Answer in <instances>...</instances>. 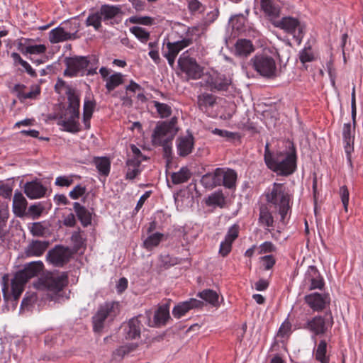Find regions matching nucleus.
Masks as SVG:
<instances>
[{"mask_svg": "<svg viewBox=\"0 0 363 363\" xmlns=\"http://www.w3.org/2000/svg\"><path fill=\"white\" fill-rule=\"evenodd\" d=\"M23 88H24V86L21 84H16L14 86V90L18 93V97L20 99H35L40 93V89L38 86H33L31 90L27 92L23 91Z\"/></svg>", "mask_w": 363, "mask_h": 363, "instance_id": "473e14b6", "label": "nucleus"}, {"mask_svg": "<svg viewBox=\"0 0 363 363\" xmlns=\"http://www.w3.org/2000/svg\"><path fill=\"white\" fill-rule=\"evenodd\" d=\"M37 300L38 297L35 293H27L21 302V310H30Z\"/></svg>", "mask_w": 363, "mask_h": 363, "instance_id": "09e8293b", "label": "nucleus"}, {"mask_svg": "<svg viewBox=\"0 0 363 363\" xmlns=\"http://www.w3.org/2000/svg\"><path fill=\"white\" fill-rule=\"evenodd\" d=\"M73 208L83 226H87L91 224L92 213L90 211L78 202L74 203Z\"/></svg>", "mask_w": 363, "mask_h": 363, "instance_id": "bb28decb", "label": "nucleus"}, {"mask_svg": "<svg viewBox=\"0 0 363 363\" xmlns=\"http://www.w3.org/2000/svg\"><path fill=\"white\" fill-rule=\"evenodd\" d=\"M67 284V276L63 273L60 275H50L42 277L34 284V286L37 289L45 291L51 300L60 302L68 298L64 291V288Z\"/></svg>", "mask_w": 363, "mask_h": 363, "instance_id": "7ed1b4c3", "label": "nucleus"}, {"mask_svg": "<svg viewBox=\"0 0 363 363\" xmlns=\"http://www.w3.org/2000/svg\"><path fill=\"white\" fill-rule=\"evenodd\" d=\"M225 203V198L220 191H216L211 194L207 200L206 204L208 206H220L222 207Z\"/></svg>", "mask_w": 363, "mask_h": 363, "instance_id": "49530a36", "label": "nucleus"}, {"mask_svg": "<svg viewBox=\"0 0 363 363\" xmlns=\"http://www.w3.org/2000/svg\"><path fill=\"white\" fill-rule=\"evenodd\" d=\"M354 128L355 126L352 127L350 123H345L342 128L344 148L349 162H351V153L354 150Z\"/></svg>", "mask_w": 363, "mask_h": 363, "instance_id": "aec40b11", "label": "nucleus"}, {"mask_svg": "<svg viewBox=\"0 0 363 363\" xmlns=\"http://www.w3.org/2000/svg\"><path fill=\"white\" fill-rule=\"evenodd\" d=\"M94 163L100 174L105 177L108 175L111 169V161L108 157H95Z\"/></svg>", "mask_w": 363, "mask_h": 363, "instance_id": "72a5a7b5", "label": "nucleus"}, {"mask_svg": "<svg viewBox=\"0 0 363 363\" xmlns=\"http://www.w3.org/2000/svg\"><path fill=\"white\" fill-rule=\"evenodd\" d=\"M233 242L224 240L220 245L219 253L223 256H226L231 250Z\"/></svg>", "mask_w": 363, "mask_h": 363, "instance_id": "69168bd1", "label": "nucleus"}, {"mask_svg": "<svg viewBox=\"0 0 363 363\" xmlns=\"http://www.w3.org/2000/svg\"><path fill=\"white\" fill-rule=\"evenodd\" d=\"M216 101L215 96L204 93L198 96V106L201 111H207L210 108L214 106Z\"/></svg>", "mask_w": 363, "mask_h": 363, "instance_id": "2f4dec72", "label": "nucleus"}, {"mask_svg": "<svg viewBox=\"0 0 363 363\" xmlns=\"http://www.w3.org/2000/svg\"><path fill=\"white\" fill-rule=\"evenodd\" d=\"M186 35L180 40L175 42H167L166 48L167 50L164 52V57L167 60L170 66H173L175 59L179 52L188 47L192 43L194 38L196 36L194 34L189 33L188 28L185 32Z\"/></svg>", "mask_w": 363, "mask_h": 363, "instance_id": "1a4fd4ad", "label": "nucleus"}, {"mask_svg": "<svg viewBox=\"0 0 363 363\" xmlns=\"http://www.w3.org/2000/svg\"><path fill=\"white\" fill-rule=\"evenodd\" d=\"M130 22L143 25H152L154 19L149 16H132L130 18Z\"/></svg>", "mask_w": 363, "mask_h": 363, "instance_id": "bf43d9fd", "label": "nucleus"}, {"mask_svg": "<svg viewBox=\"0 0 363 363\" xmlns=\"http://www.w3.org/2000/svg\"><path fill=\"white\" fill-rule=\"evenodd\" d=\"M95 107V103L91 100H85L83 106V122L86 129L90 128V119Z\"/></svg>", "mask_w": 363, "mask_h": 363, "instance_id": "f704fd0d", "label": "nucleus"}, {"mask_svg": "<svg viewBox=\"0 0 363 363\" xmlns=\"http://www.w3.org/2000/svg\"><path fill=\"white\" fill-rule=\"evenodd\" d=\"M137 347L138 345L135 343L122 345L113 352V357L116 360H121L126 354L133 351Z\"/></svg>", "mask_w": 363, "mask_h": 363, "instance_id": "79ce46f5", "label": "nucleus"}, {"mask_svg": "<svg viewBox=\"0 0 363 363\" xmlns=\"http://www.w3.org/2000/svg\"><path fill=\"white\" fill-rule=\"evenodd\" d=\"M130 30L141 43H145L150 38V33L142 27L133 26L130 28Z\"/></svg>", "mask_w": 363, "mask_h": 363, "instance_id": "de8ad7c7", "label": "nucleus"}, {"mask_svg": "<svg viewBox=\"0 0 363 363\" xmlns=\"http://www.w3.org/2000/svg\"><path fill=\"white\" fill-rule=\"evenodd\" d=\"M153 103L161 118H167L171 115L172 109L169 105L156 101H154Z\"/></svg>", "mask_w": 363, "mask_h": 363, "instance_id": "8fccbe9b", "label": "nucleus"}, {"mask_svg": "<svg viewBox=\"0 0 363 363\" xmlns=\"http://www.w3.org/2000/svg\"><path fill=\"white\" fill-rule=\"evenodd\" d=\"M266 201L274 206L280 215V222L285 224V219L291 212L293 194L284 183L274 182L264 193Z\"/></svg>", "mask_w": 363, "mask_h": 363, "instance_id": "f03ea898", "label": "nucleus"}, {"mask_svg": "<svg viewBox=\"0 0 363 363\" xmlns=\"http://www.w3.org/2000/svg\"><path fill=\"white\" fill-rule=\"evenodd\" d=\"M67 68L64 74L69 77L83 75L87 71L89 61L86 57L76 56L66 58Z\"/></svg>", "mask_w": 363, "mask_h": 363, "instance_id": "f8f14e48", "label": "nucleus"}, {"mask_svg": "<svg viewBox=\"0 0 363 363\" xmlns=\"http://www.w3.org/2000/svg\"><path fill=\"white\" fill-rule=\"evenodd\" d=\"M47 48L43 44H27L24 45L21 52L24 55H42L46 52Z\"/></svg>", "mask_w": 363, "mask_h": 363, "instance_id": "a19ab883", "label": "nucleus"}, {"mask_svg": "<svg viewBox=\"0 0 363 363\" xmlns=\"http://www.w3.org/2000/svg\"><path fill=\"white\" fill-rule=\"evenodd\" d=\"M180 70L185 74L187 79H198L203 74V69L196 60L190 57L187 52H184L178 60Z\"/></svg>", "mask_w": 363, "mask_h": 363, "instance_id": "9b49d317", "label": "nucleus"}, {"mask_svg": "<svg viewBox=\"0 0 363 363\" xmlns=\"http://www.w3.org/2000/svg\"><path fill=\"white\" fill-rule=\"evenodd\" d=\"M164 235L160 233H155L150 235L143 242V246L148 250L157 247L162 241Z\"/></svg>", "mask_w": 363, "mask_h": 363, "instance_id": "37998d69", "label": "nucleus"}, {"mask_svg": "<svg viewBox=\"0 0 363 363\" xmlns=\"http://www.w3.org/2000/svg\"><path fill=\"white\" fill-rule=\"evenodd\" d=\"M120 12V7L113 5H103L99 11L101 18L105 20L111 19L118 15Z\"/></svg>", "mask_w": 363, "mask_h": 363, "instance_id": "ea45409f", "label": "nucleus"}, {"mask_svg": "<svg viewBox=\"0 0 363 363\" xmlns=\"http://www.w3.org/2000/svg\"><path fill=\"white\" fill-rule=\"evenodd\" d=\"M327 343L325 340L320 341L315 352V359L321 363H328L329 357L326 355Z\"/></svg>", "mask_w": 363, "mask_h": 363, "instance_id": "c03bdc74", "label": "nucleus"}, {"mask_svg": "<svg viewBox=\"0 0 363 363\" xmlns=\"http://www.w3.org/2000/svg\"><path fill=\"white\" fill-rule=\"evenodd\" d=\"M259 254H264L267 252H274L276 250L275 246L272 242H264L262 243L259 247Z\"/></svg>", "mask_w": 363, "mask_h": 363, "instance_id": "0e129e2a", "label": "nucleus"}, {"mask_svg": "<svg viewBox=\"0 0 363 363\" xmlns=\"http://www.w3.org/2000/svg\"><path fill=\"white\" fill-rule=\"evenodd\" d=\"M220 167L216 168L213 172L204 174L201 179V184L207 189H213L220 186Z\"/></svg>", "mask_w": 363, "mask_h": 363, "instance_id": "393cba45", "label": "nucleus"}, {"mask_svg": "<svg viewBox=\"0 0 363 363\" xmlns=\"http://www.w3.org/2000/svg\"><path fill=\"white\" fill-rule=\"evenodd\" d=\"M340 196L345 211H347L350 194L346 186L340 188Z\"/></svg>", "mask_w": 363, "mask_h": 363, "instance_id": "680f3d73", "label": "nucleus"}, {"mask_svg": "<svg viewBox=\"0 0 363 363\" xmlns=\"http://www.w3.org/2000/svg\"><path fill=\"white\" fill-rule=\"evenodd\" d=\"M306 305L314 312H322L330 306V296L328 293L313 292L304 296Z\"/></svg>", "mask_w": 363, "mask_h": 363, "instance_id": "ddd939ff", "label": "nucleus"}, {"mask_svg": "<svg viewBox=\"0 0 363 363\" xmlns=\"http://www.w3.org/2000/svg\"><path fill=\"white\" fill-rule=\"evenodd\" d=\"M140 162L141 160L139 158H133L128 160V161L126 162V179L133 180L140 173Z\"/></svg>", "mask_w": 363, "mask_h": 363, "instance_id": "c85d7f7f", "label": "nucleus"}, {"mask_svg": "<svg viewBox=\"0 0 363 363\" xmlns=\"http://www.w3.org/2000/svg\"><path fill=\"white\" fill-rule=\"evenodd\" d=\"M189 11L193 13H201L205 10V6L199 0H186Z\"/></svg>", "mask_w": 363, "mask_h": 363, "instance_id": "3c124183", "label": "nucleus"}, {"mask_svg": "<svg viewBox=\"0 0 363 363\" xmlns=\"http://www.w3.org/2000/svg\"><path fill=\"white\" fill-rule=\"evenodd\" d=\"M101 16L99 13L89 16L87 19V25L94 27L95 29H99L101 27Z\"/></svg>", "mask_w": 363, "mask_h": 363, "instance_id": "052dcab7", "label": "nucleus"}, {"mask_svg": "<svg viewBox=\"0 0 363 363\" xmlns=\"http://www.w3.org/2000/svg\"><path fill=\"white\" fill-rule=\"evenodd\" d=\"M194 137L191 135L179 137L177 140V149L179 156L185 157L189 155L194 148Z\"/></svg>", "mask_w": 363, "mask_h": 363, "instance_id": "412c9836", "label": "nucleus"}, {"mask_svg": "<svg viewBox=\"0 0 363 363\" xmlns=\"http://www.w3.org/2000/svg\"><path fill=\"white\" fill-rule=\"evenodd\" d=\"M72 34L62 27H57L49 33V40L52 43H57L70 39Z\"/></svg>", "mask_w": 363, "mask_h": 363, "instance_id": "7c9ffc66", "label": "nucleus"}, {"mask_svg": "<svg viewBox=\"0 0 363 363\" xmlns=\"http://www.w3.org/2000/svg\"><path fill=\"white\" fill-rule=\"evenodd\" d=\"M235 54L240 57H246L254 51L252 42L246 39H240L235 45Z\"/></svg>", "mask_w": 363, "mask_h": 363, "instance_id": "c756f323", "label": "nucleus"}, {"mask_svg": "<svg viewBox=\"0 0 363 363\" xmlns=\"http://www.w3.org/2000/svg\"><path fill=\"white\" fill-rule=\"evenodd\" d=\"M239 230V225H233L231 227L229 228L225 239L231 242H233V241L238 237Z\"/></svg>", "mask_w": 363, "mask_h": 363, "instance_id": "6e6d98bb", "label": "nucleus"}, {"mask_svg": "<svg viewBox=\"0 0 363 363\" xmlns=\"http://www.w3.org/2000/svg\"><path fill=\"white\" fill-rule=\"evenodd\" d=\"M86 190L85 186L78 184L69 193V196L72 199H78L85 194Z\"/></svg>", "mask_w": 363, "mask_h": 363, "instance_id": "4d7b16f0", "label": "nucleus"}, {"mask_svg": "<svg viewBox=\"0 0 363 363\" xmlns=\"http://www.w3.org/2000/svg\"><path fill=\"white\" fill-rule=\"evenodd\" d=\"M43 209L44 208L40 203H35L28 208V213L33 219H37L40 216Z\"/></svg>", "mask_w": 363, "mask_h": 363, "instance_id": "13d9d810", "label": "nucleus"}, {"mask_svg": "<svg viewBox=\"0 0 363 363\" xmlns=\"http://www.w3.org/2000/svg\"><path fill=\"white\" fill-rule=\"evenodd\" d=\"M202 301L196 298H189V300L179 303L172 309V315L175 318L179 319L185 315L189 311L203 307Z\"/></svg>", "mask_w": 363, "mask_h": 363, "instance_id": "6ab92c4d", "label": "nucleus"}, {"mask_svg": "<svg viewBox=\"0 0 363 363\" xmlns=\"http://www.w3.org/2000/svg\"><path fill=\"white\" fill-rule=\"evenodd\" d=\"M72 253L68 247L56 246L48 251L47 261L55 267H62L71 257Z\"/></svg>", "mask_w": 363, "mask_h": 363, "instance_id": "4468645a", "label": "nucleus"}, {"mask_svg": "<svg viewBox=\"0 0 363 363\" xmlns=\"http://www.w3.org/2000/svg\"><path fill=\"white\" fill-rule=\"evenodd\" d=\"M190 177V172L187 168H182L179 172H174L172 175V182L175 184H179L188 181Z\"/></svg>", "mask_w": 363, "mask_h": 363, "instance_id": "a18cd8bd", "label": "nucleus"}, {"mask_svg": "<svg viewBox=\"0 0 363 363\" xmlns=\"http://www.w3.org/2000/svg\"><path fill=\"white\" fill-rule=\"evenodd\" d=\"M274 26L282 29L286 33L291 35L299 42L304 35V25L296 18L286 16L274 22Z\"/></svg>", "mask_w": 363, "mask_h": 363, "instance_id": "6e6552de", "label": "nucleus"}, {"mask_svg": "<svg viewBox=\"0 0 363 363\" xmlns=\"http://www.w3.org/2000/svg\"><path fill=\"white\" fill-rule=\"evenodd\" d=\"M259 223L267 228L273 227L274 218L272 213L266 206H262L259 210Z\"/></svg>", "mask_w": 363, "mask_h": 363, "instance_id": "4c0bfd02", "label": "nucleus"}, {"mask_svg": "<svg viewBox=\"0 0 363 363\" xmlns=\"http://www.w3.org/2000/svg\"><path fill=\"white\" fill-rule=\"evenodd\" d=\"M304 283L308 290L322 289L324 281L318 270L314 266H310L305 274Z\"/></svg>", "mask_w": 363, "mask_h": 363, "instance_id": "a211bd4d", "label": "nucleus"}, {"mask_svg": "<svg viewBox=\"0 0 363 363\" xmlns=\"http://www.w3.org/2000/svg\"><path fill=\"white\" fill-rule=\"evenodd\" d=\"M299 59L301 63L312 62L314 60V55L310 48H305L299 52Z\"/></svg>", "mask_w": 363, "mask_h": 363, "instance_id": "603ef678", "label": "nucleus"}, {"mask_svg": "<svg viewBox=\"0 0 363 363\" xmlns=\"http://www.w3.org/2000/svg\"><path fill=\"white\" fill-rule=\"evenodd\" d=\"M41 261L31 262L16 273L11 280V295L15 301L18 300L24 290L26 283L31 278L38 276L43 269Z\"/></svg>", "mask_w": 363, "mask_h": 363, "instance_id": "20e7f679", "label": "nucleus"}, {"mask_svg": "<svg viewBox=\"0 0 363 363\" xmlns=\"http://www.w3.org/2000/svg\"><path fill=\"white\" fill-rule=\"evenodd\" d=\"M250 62L253 68L260 75L267 78L277 76V69L275 60L267 53L257 54L250 60Z\"/></svg>", "mask_w": 363, "mask_h": 363, "instance_id": "0eeeda50", "label": "nucleus"}, {"mask_svg": "<svg viewBox=\"0 0 363 363\" xmlns=\"http://www.w3.org/2000/svg\"><path fill=\"white\" fill-rule=\"evenodd\" d=\"M48 242L40 240L31 241L26 248V254L28 257H40L48 247Z\"/></svg>", "mask_w": 363, "mask_h": 363, "instance_id": "b1692460", "label": "nucleus"}, {"mask_svg": "<svg viewBox=\"0 0 363 363\" xmlns=\"http://www.w3.org/2000/svg\"><path fill=\"white\" fill-rule=\"evenodd\" d=\"M45 228L40 223H34L30 228L31 233L35 236H41L45 233Z\"/></svg>", "mask_w": 363, "mask_h": 363, "instance_id": "338daca9", "label": "nucleus"}, {"mask_svg": "<svg viewBox=\"0 0 363 363\" xmlns=\"http://www.w3.org/2000/svg\"><path fill=\"white\" fill-rule=\"evenodd\" d=\"M24 192L28 198L35 199L44 196L45 189L38 182H30L25 184Z\"/></svg>", "mask_w": 363, "mask_h": 363, "instance_id": "5701e85b", "label": "nucleus"}, {"mask_svg": "<svg viewBox=\"0 0 363 363\" xmlns=\"http://www.w3.org/2000/svg\"><path fill=\"white\" fill-rule=\"evenodd\" d=\"M141 323L138 318H131L124 328L126 340H136L140 337Z\"/></svg>", "mask_w": 363, "mask_h": 363, "instance_id": "4be33fe9", "label": "nucleus"}, {"mask_svg": "<svg viewBox=\"0 0 363 363\" xmlns=\"http://www.w3.org/2000/svg\"><path fill=\"white\" fill-rule=\"evenodd\" d=\"M124 82V75L117 72L109 76L106 80V88L108 91L116 89Z\"/></svg>", "mask_w": 363, "mask_h": 363, "instance_id": "58836bf2", "label": "nucleus"}, {"mask_svg": "<svg viewBox=\"0 0 363 363\" xmlns=\"http://www.w3.org/2000/svg\"><path fill=\"white\" fill-rule=\"evenodd\" d=\"M264 162L269 169L279 176H289L296 169V154L292 144L283 150L274 153L269 150L268 144L265 146Z\"/></svg>", "mask_w": 363, "mask_h": 363, "instance_id": "f257e3e1", "label": "nucleus"}, {"mask_svg": "<svg viewBox=\"0 0 363 363\" xmlns=\"http://www.w3.org/2000/svg\"><path fill=\"white\" fill-rule=\"evenodd\" d=\"M150 312H147L148 318L147 325L152 328H160L167 324L170 318L169 308L168 305L160 306L155 311L153 318H150Z\"/></svg>", "mask_w": 363, "mask_h": 363, "instance_id": "dca6fc26", "label": "nucleus"}, {"mask_svg": "<svg viewBox=\"0 0 363 363\" xmlns=\"http://www.w3.org/2000/svg\"><path fill=\"white\" fill-rule=\"evenodd\" d=\"M218 15L219 11L218 9H214L208 12L200 23L188 28L189 33L194 34L196 38L199 37L201 34L204 33L207 27L218 18Z\"/></svg>", "mask_w": 363, "mask_h": 363, "instance_id": "f3484780", "label": "nucleus"}, {"mask_svg": "<svg viewBox=\"0 0 363 363\" xmlns=\"http://www.w3.org/2000/svg\"><path fill=\"white\" fill-rule=\"evenodd\" d=\"M245 21L246 19L243 15L235 16L230 19V23L232 24L233 28L238 31L242 29Z\"/></svg>", "mask_w": 363, "mask_h": 363, "instance_id": "5fc2aeb1", "label": "nucleus"}, {"mask_svg": "<svg viewBox=\"0 0 363 363\" xmlns=\"http://www.w3.org/2000/svg\"><path fill=\"white\" fill-rule=\"evenodd\" d=\"M177 122V118L174 117L169 121L158 123L152 134V144L171 142L178 131Z\"/></svg>", "mask_w": 363, "mask_h": 363, "instance_id": "423d86ee", "label": "nucleus"}, {"mask_svg": "<svg viewBox=\"0 0 363 363\" xmlns=\"http://www.w3.org/2000/svg\"><path fill=\"white\" fill-rule=\"evenodd\" d=\"M114 303H105L100 306L96 313L93 316V327L96 332L100 331L104 325L105 320L113 313Z\"/></svg>", "mask_w": 363, "mask_h": 363, "instance_id": "2eb2a0df", "label": "nucleus"}, {"mask_svg": "<svg viewBox=\"0 0 363 363\" xmlns=\"http://www.w3.org/2000/svg\"><path fill=\"white\" fill-rule=\"evenodd\" d=\"M220 185L228 189L235 187L238 178L236 172L230 168H220Z\"/></svg>", "mask_w": 363, "mask_h": 363, "instance_id": "a878e982", "label": "nucleus"}, {"mask_svg": "<svg viewBox=\"0 0 363 363\" xmlns=\"http://www.w3.org/2000/svg\"><path fill=\"white\" fill-rule=\"evenodd\" d=\"M69 105L64 115L60 117L58 125L63 128V130L69 133H75L79 131V98L74 92L68 94Z\"/></svg>", "mask_w": 363, "mask_h": 363, "instance_id": "39448f33", "label": "nucleus"}, {"mask_svg": "<svg viewBox=\"0 0 363 363\" xmlns=\"http://www.w3.org/2000/svg\"><path fill=\"white\" fill-rule=\"evenodd\" d=\"M333 324V318L317 315L308 318L304 324L303 328L311 332L314 336L325 334Z\"/></svg>", "mask_w": 363, "mask_h": 363, "instance_id": "9d476101", "label": "nucleus"}, {"mask_svg": "<svg viewBox=\"0 0 363 363\" xmlns=\"http://www.w3.org/2000/svg\"><path fill=\"white\" fill-rule=\"evenodd\" d=\"M199 298L213 306H219V296L217 292L211 289H206L197 295Z\"/></svg>", "mask_w": 363, "mask_h": 363, "instance_id": "c9c22d12", "label": "nucleus"}, {"mask_svg": "<svg viewBox=\"0 0 363 363\" xmlns=\"http://www.w3.org/2000/svg\"><path fill=\"white\" fill-rule=\"evenodd\" d=\"M260 262L266 270L273 267L275 264V259L272 255H266L260 257Z\"/></svg>", "mask_w": 363, "mask_h": 363, "instance_id": "e2e57ef3", "label": "nucleus"}, {"mask_svg": "<svg viewBox=\"0 0 363 363\" xmlns=\"http://www.w3.org/2000/svg\"><path fill=\"white\" fill-rule=\"evenodd\" d=\"M27 201L20 191H16L13 199V211L18 216H22L26 211Z\"/></svg>", "mask_w": 363, "mask_h": 363, "instance_id": "cd10ccee", "label": "nucleus"}, {"mask_svg": "<svg viewBox=\"0 0 363 363\" xmlns=\"http://www.w3.org/2000/svg\"><path fill=\"white\" fill-rule=\"evenodd\" d=\"M262 10L269 17H277L279 14V8L275 6L272 0H259Z\"/></svg>", "mask_w": 363, "mask_h": 363, "instance_id": "e433bc0d", "label": "nucleus"}, {"mask_svg": "<svg viewBox=\"0 0 363 363\" xmlns=\"http://www.w3.org/2000/svg\"><path fill=\"white\" fill-rule=\"evenodd\" d=\"M73 175L59 176L55 179V184L58 186H69L73 183Z\"/></svg>", "mask_w": 363, "mask_h": 363, "instance_id": "864d4df0", "label": "nucleus"}, {"mask_svg": "<svg viewBox=\"0 0 363 363\" xmlns=\"http://www.w3.org/2000/svg\"><path fill=\"white\" fill-rule=\"evenodd\" d=\"M212 133L214 135H218L221 138H234L233 133L229 132V131L225 130L215 128L212 130Z\"/></svg>", "mask_w": 363, "mask_h": 363, "instance_id": "774afa93", "label": "nucleus"}]
</instances>
